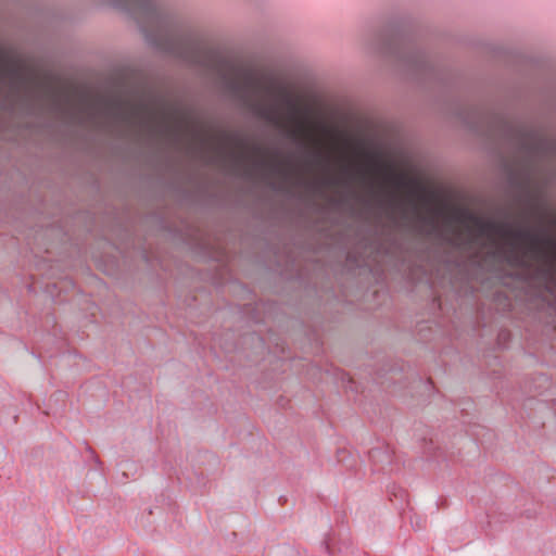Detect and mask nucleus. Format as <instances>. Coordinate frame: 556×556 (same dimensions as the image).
<instances>
[{"instance_id":"1","label":"nucleus","mask_w":556,"mask_h":556,"mask_svg":"<svg viewBox=\"0 0 556 556\" xmlns=\"http://www.w3.org/2000/svg\"><path fill=\"white\" fill-rule=\"evenodd\" d=\"M10 85L14 90L38 94L54 111L78 123L101 127L116 124L139 132L184 143L204 162L244 172L268 169L283 174L286 164L256 142L215 130L191 115L167 105L130 103L94 93L88 88L43 74L10 56Z\"/></svg>"},{"instance_id":"2","label":"nucleus","mask_w":556,"mask_h":556,"mask_svg":"<svg viewBox=\"0 0 556 556\" xmlns=\"http://www.w3.org/2000/svg\"><path fill=\"white\" fill-rule=\"evenodd\" d=\"M227 67L231 89L258 117L319 151L321 141L316 136V125L308 121L306 110L285 89L275 88L249 67L232 63ZM317 161H320L319 154Z\"/></svg>"},{"instance_id":"3","label":"nucleus","mask_w":556,"mask_h":556,"mask_svg":"<svg viewBox=\"0 0 556 556\" xmlns=\"http://www.w3.org/2000/svg\"><path fill=\"white\" fill-rule=\"evenodd\" d=\"M472 239H486L491 244L509 248V261L521 264L523 257L543 260L555 248L554 241L526 227H514L506 222L484 219L467 211H454L450 215Z\"/></svg>"},{"instance_id":"4","label":"nucleus","mask_w":556,"mask_h":556,"mask_svg":"<svg viewBox=\"0 0 556 556\" xmlns=\"http://www.w3.org/2000/svg\"><path fill=\"white\" fill-rule=\"evenodd\" d=\"M380 173L382 175L383 186L392 185L397 189L406 188L410 186L402 174L395 173L389 165L374 163L369 165L365 170L362 168L357 169V176L363 180L366 174Z\"/></svg>"},{"instance_id":"5","label":"nucleus","mask_w":556,"mask_h":556,"mask_svg":"<svg viewBox=\"0 0 556 556\" xmlns=\"http://www.w3.org/2000/svg\"><path fill=\"white\" fill-rule=\"evenodd\" d=\"M381 203L392 208H397L402 205V201L397 199L394 192H387V197L381 199Z\"/></svg>"},{"instance_id":"6","label":"nucleus","mask_w":556,"mask_h":556,"mask_svg":"<svg viewBox=\"0 0 556 556\" xmlns=\"http://www.w3.org/2000/svg\"><path fill=\"white\" fill-rule=\"evenodd\" d=\"M415 197H418L419 200H425V194L415 187L408 190L405 200H407L409 203H413V198Z\"/></svg>"},{"instance_id":"7","label":"nucleus","mask_w":556,"mask_h":556,"mask_svg":"<svg viewBox=\"0 0 556 556\" xmlns=\"http://www.w3.org/2000/svg\"><path fill=\"white\" fill-rule=\"evenodd\" d=\"M341 169H342L343 173H346V172H349L350 167L349 166H343Z\"/></svg>"}]
</instances>
